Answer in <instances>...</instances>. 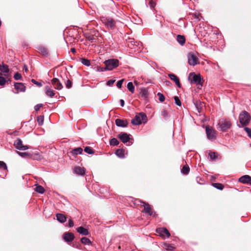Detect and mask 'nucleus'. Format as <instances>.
Returning a JSON list of instances; mask_svg holds the SVG:
<instances>
[{
	"instance_id": "42",
	"label": "nucleus",
	"mask_w": 251,
	"mask_h": 251,
	"mask_svg": "<svg viewBox=\"0 0 251 251\" xmlns=\"http://www.w3.org/2000/svg\"><path fill=\"white\" fill-rule=\"evenodd\" d=\"M209 156L211 161H213L214 159L216 158V154L215 152H210L209 153Z\"/></svg>"
},
{
	"instance_id": "60",
	"label": "nucleus",
	"mask_w": 251,
	"mask_h": 251,
	"mask_svg": "<svg viewBox=\"0 0 251 251\" xmlns=\"http://www.w3.org/2000/svg\"><path fill=\"white\" fill-rule=\"evenodd\" d=\"M43 120H42V121H41V124H42L43 123Z\"/></svg>"
},
{
	"instance_id": "52",
	"label": "nucleus",
	"mask_w": 251,
	"mask_h": 251,
	"mask_svg": "<svg viewBox=\"0 0 251 251\" xmlns=\"http://www.w3.org/2000/svg\"><path fill=\"white\" fill-rule=\"evenodd\" d=\"M32 82L39 86H42V85L41 83L37 82L34 79H32Z\"/></svg>"
},
{
	"instance_id": "62",
	"label": "nucleus",
	"mask_w": 251,
	"mask_h": 251,
	"mask_svg": "<svg viewBox=\"0 0 251 251\" xmlns=\"http://www.w3.org/2000/svg\"><path fill=\"white\" fill-rule=\"evenodd\" d=\"M137 202H134L133 204H136Z\"/></svg>"
},
{
	"instance_id": "45",
	"label": "nucleus",
	"mask_w": 251,
	"mask_h": 251,
	"mask_svg": "<svg viewBox=\"0 0 251 251\" xmlns=\"http://www.w3.org/2000/svg\"><path fill=\"white\" fill-rule=\"evenodd\" d=\"M65 85L67 88H70L72 87V82L68 79L65 83Z\"/></svg>"
},
{
	"instance_id": "63",
	"label": "nucleus",
	"mask_w": 251,
	"mask_h": 251,
	"mask_svg": "<svg viewBox=\"0 0 251 251\" xmlns=\"http://www.w3.org/2000/svg\"><path fill=\"white\" fill-rule=\"evenodd\" d=\"M251 147V144L250 145Z\"/></svg>"
},
{
	"instance_id": "30",
	"label": "nucleus",
	"mask_w": 251,
	"mask_h": 251,
	"mask_svg": "<svg viewBox=\"0 0 251 251\" xmlns=\"http://www.w3.org/2000/svg\"><path fill=\"white\" fill-rule=\"evenodd\" d=\"M127 88L128 90L132 93L134 92V86H133L132 82H128L127 85Z\"/></svg>"
},
{
	"instance_id": "55",
	"label": "nucleus",
	"mask_w": 251,
	"mask_h": 251,
	"mask_svg": "<svg viewBox=\"0 0 251 251\" xmlns=\"http://www.w3.org/2000/svg\"><path fill=\"white\" fill-rule=\"evenodd\" d=\"M71 51L73 52V53H75V48H72L71 49Z\"/></svg>"
},
{
	"instance_id": "44",
	"label": "nucleus",
	"mask_w": 251,
	"mask_h": 251,
	"mask_svg": "<svg viewBox=\"0 0 251 251\" xmlns=\"http://www.w3.org/2000/svg\"><path fill=\"white\" fill-rule=\"evenodd\" d=\"M0 168H3L4 170H7V167L6 164L3 161H0Z\"/></svg>"
},
{
	"instance_id": "15",
	"label": "nucleus",
	"mask_w": 251,
	"mask_h": 251,
	"mask_svg": "<svg viewBox=\"0 0 251 251\" xmlns=\"http://www.w3.org/2000/svg\"><path fill=\"white\" fill-rule=\"evenodd\" d=\"M14 87L17 90L16 93L20 92H25V87L22 83L16 82L14 84Z\"/></svg>"
},
{
	"instance_id": "43",
	"label": "nucleus",
	"mask_w": 251,
	"mask_h": 251,
	"mask_svg": "<svg viewBox=\"0 0 251 251\" xmlns=\"http://www.w3.org/2000/svg\"><path fill=\"white\" fill-rule=\"evenodd\" d=\"M17 153L20 156H21V157H26L27 156H29V154L27 152H21L17 151Z\"/></svg>"
},
{
	"instance_id": "28",
	"label": "nucleus",
	"mask_w": 251,
	"mask_h": 251,
	"mask_svg": "<svg viewBox=\"0 0 251 251\" xmlns=\"http://www.w3.org/2000/svg\"><path fill=\"white\" fill-rule=\"evenodd\" d=\"M81 242L82 244L84 245H89L92 244L90 240L87 237H82L81 239Z\"/></svg>"
},
{
	"instance_id": "7",
	"label": "nucleus",
	"mask_w": 251,
	"mask_h": 251,
	"mask_svg": "<svg viewBox=\"0 0 251 251\" xmlns=\"http://www.w3.org/2000/svg\"><path fill=\"white\" fill-rule=\"evenodd\" d=\"M206 133L207 137L208 139L213 141L216 139V132L211 127H206Z\"/></svg>"
},
{
	"instance_id": "23",
	"label": "nucleus",
	"mask_w": 251,
	"mask_h": 251,
	"mask_svg": "<svg viewBox=\"0 0 251 251\" xmlns=\"http://www.w3.org/2000/svg\"><path fill=\"white\" fill-rule=\"evenodd\" d=\"M46 94L50 97H53L55 95L54 91L51 89L50 87L49 86H46Z\"/></svg>"
},
{
	"instance_id": "57",
	"label": "nucleus",
	"mask_w": 251,
	"mask_h": 251,
	"mask_svg": "<svg viewBox=\"0 0 251 251\" xmlns=\"http://www.w3.org/2000/svg\"><path fill=\"white\" fill-rule=\"evenodd\" d=\"M170 83V81H166V83H167V84H169V83Z\"/></svg>"
},
{
	"instance_id": "56",
	"label": "nucleus",
	"mask_w": 251,
	"mask_h": 251,
	"mask_svg": "<svg viewBox=\"0 0 251 251\" xmlns=\"http://www.w3.org/2000/svg\"><path fill=\"white\" fill-rule=\"evenodd\" d=\"M24 70H25V72L27 71V68L25 66H24Z\"/></svg>"
},
{
	"instance_id": "8",
	"label": "nucleus",
	"mask_w": 251,
	"mask_h": 251,
	"mask_svg": "<svg viewBox=\"0 0 251 251\" xmlns=\"http://www.w3.org/2000/svg\"><path fill=\"white\" fill-rule=\"evenodd\" d=\"M155 231L158 235L163 237L169 238L170 236V233L167 229L165 227H160L156 229Z\"/></svg>"
},
{
	"instance_id": "25",
	"label": "nucleus",
	"mask_w": 251,
	"mask_h": 251,
	"mask_svg": "<svg viewBox=\"0 0 251 251\" xmlns=\"http://www.w3.org/2000/svg\"><path fill=\"white\" fill-rule=\"evenodd\" d=\"M162 248L167 251H173L174 249V247L173 246L167 243L163 244Z\"/></svg>"
},
{
	"instance_id": "6",
	"label": "nucleus",
	"mask_w": 251,
	"mask_h": 251,
	"mask_svg": "<svg viewBox=\"0 0 251 251\" xmlns=\"http://www.w3.org/2000/svg\"><path fill=\"white\" fill-rule=\"evenodd\" d=\"M188 64L191 66H195L199 63L196 53L190 52L187 55Z\"/></svg>"
},
{
	"instance_id": "20",
	"label": "nucleus",
	"mask_w": 251,
	"mask_h": 251,
	"mask_svg": "<svg viewBox=\"0 0 251 251\" xmlns=\"http://www.w3.org/2000/svg\"><path fill=\"white\" fill-rule=\"evenodd\" d=\"M74 173L79 175H83L85 173V169L83 167H76L74 169Z\"/></svg>"
},
{
	"instance_id": "27",
	"label": "nucleus",
	"mask_w": 251,
	"mask_h": 251,
	"mask_svg": "<svg viewBox=\"0 0 251 251\" xmlns=\"http://www.w3.org/2000/svg\"><path fill=\"white\" fill-rule=\"evenodd\" d=\"M177 41L181 45H183L185 42V37L183 35H178L177 36Z\"/></svg>"
},
{
	"instance_id": "54",
	"label": "nucleus",
	"mask_w": 251,
	"mask_h": 251,
	"mask_svg": "<svg viewBox=\"0 0 251 251\" xmlns=\"http://www.w3.org/2000/svg\"><path fill=\"white\" fill-rule=\"evenodd\" d=\"M120 102L121 106L123 107L124 106V104H125L124 100H121Z\"/></svg>"
},
{
	"instance_id": "9",
	"label": "nucleus",
	"mask_w": 251,
	"mask_h": 251,
	"mask_svg": "<svg viewBox=\"0 0 251 251\" xmlns=\"http://www.w3.org/2000/svg\"><path fill=\"white\" fill-rule=\"evenodd\" d=\"M101 21L108 28H113L115 25V21L111 18H102Z\"/></svg>"
},
{
	"instance_id": "24",
	"label": "nucleus",
	"mask_w": 251,
	"mask_h": 251,
	"mask_svg": "<svg viewBox=\"0 0 251 251\" xmlns=\"http://www.w3.org/2000/svg\"><path fill=\"white\" fill-rule=\"evenodd\" d=\"M125 150L123 149H118L116 151V154L120 158H123L125 157Z\"/></svg>"
},
{
	"instance_id": "2",
	"label": "nucleus",
	"mask_w": 251,
	"mask_h": 251,
	"mask_svg": "<svg viewBox=\"0 0 251 251\" xmlns=\"http://www.w3.org/2000/svg\"><path fill=\"white\" fill-rule=\"evenodd\" d=\"M218 126L219 128L221 131L225 132L230 128L231 126V122L228 120L221 119L219 122Z\"/></svg>"
},
{
	"instance_id": "11",
	"label": "nucleus",
	"mask_w": 251,
	"mask_h": 251,
	"mask_svg": "<svg viewBox=\"0 0 251 251\" xmlns=\"http://www.w3.org/2000/svg\"><path fill=\"white\" fill-rule=\"evenodd\" d=\"M118 137L124 143H127L129 141L130 135L125 132H121L118 135Z\"/></svg>"
},
{
	"instance_id": "26",
	"label": "nucleus",
	"mask_w": 251,
	"mask_h": 251,
	"mask_svg": "<svg viewBox=\"0 0 251 251\" xmlns=\"http://www.w3.org/2000/svg\"><path fill=\"white\" fill-rule=\"evenodd\" d=\"M82 151H83L82 149L80 147H78V148H75V149H73L71 151V153L73 155H77V154H81Z\"/></svg>"
},
{
	"instance_id": "51",
	"label": "nucleus",
	"mask_w": 251,
	"mask_h": 251,
	"mask_svg": "<svg viewBox=\"0 0 251 251\" xmlns=\"http://www.w3.org/2000/svg\"><path fill=\"white\" fill-rule=\"evenodd\" d=\"M74 226V222L72 220L70 219L68 221V226L70 227H72Z\"/></svg>"
},
{
	"instance_id": "31",
	"label": "nucleus",
	"mask_w": 251,
	"mask_h": 251,
	"mask_svg": "<svg viewBox=\"0 0 251 251\" xmlns=\"http://www.w3.org/2000/svg\"><path fill=\"white\" fill-rule=\"evenodd\" d=\"M35 190L39 193L43 194L44 192L45 189L42 186L39 185L35 188Z\"/></svg>"
},
{
	"instance_id": "32",
	"label": "nucleus",
	"mask_w": 251,
	"mask_h": 251,
	"mask_svg": "<svg viewBox=\"0 0 251 251\" xmlns=\"http://www.w3.org/2000/svg\"><path fill=\"white\" fill-rule=\"evenodd\" d=\"M161 114L165 119H167L169 117L168 112L166 109H162L161 112Z\"/></svg>"
},
{
	"instance_id": "14",
	"label": "nucleus",
	"mask_w": 251,
	"mask_h": 251,
	"mask_svg": "<svg viewBox=\"0 0 251 251\" xmlns=\"http://www.w3.org/2000/svg\"><path fill=\"white\" fill-rule=\"evenodd\" d=\"M51 83L54 88L57 90H61L63 88L62 84L60 83L58 79L54 78L51 80Z\"/></svg>"
},
{
	"instance_id": "4",
	"label": "nucleus",
	"mask_w": 251,
	"mask_h": 251,
	"mask_svg": "<svg viewBox=\"0 0 251 251\" xmlns=\"http://www.w3.org/2000/svg\"><path fill=\"white\" fill-rule=\"evenodd\" d=\"M189 79L190 80L191 83H196L198 86L199 89H201L202 86L201 79L200 75H196L194 73H191L189 76Z\"/></svg>"
},
{
	"instance_id": "50",
	"label": "nucleus",
	"mask_w": 251,
	"mask_h": 251,
	"mask_svg": "<svg viewBox=\"0 0 251 251\" xmlns=\"http://www.w3.org/2000/svg\"><path fill=\"white\" fill-rule=\"evenodd\" d=\"M149 5L151 8H153L155 6V3L154 1L151 0L150 1Z\"/></svg>"
},
{
	"instance_id": "21",
	"label": "nucleus",
	"mask_w": 251,
	"mask_h": 251,
	"mask_svg": "<svg viewBox=\"0 0 251 251\" xmlns=\"http://www.w3.org/2000/svg\"><path fill=\"white\" fill-rule=\"evenodd\" d=\"M76 230L80 234L83 235H88L89 233L88 229L83 226L78 227L77 228Z\"/></svg>"
},
{
	"instance_id": "40",
	"label": "nucleus",
	"mask_w": 251,
	"mask_h": 251,
	"mask_svg": "<svg viewBox=\"0 0 251 251\" xmlns=\"http://www.w3.org/2000/svg\"><path fill=\"white\" fill-rule=\"evenodd\" d=\"M174 99H175V103L178 106H181V102L180 100L179 99L178 97L177 96H175L174 97Z\"/></svg>"
},
{
	"instance_id": "18",
	"label": "nucleus",
	"mask_w": 251,
	"mask_h": 251,
	"mask_svg": "<svg viewBox=\"0 0 251 251\" xmlns=\"http://www.w3.org/2000/svg\"><path fill=\"white\" fill-rule=\"evenodd\" d=\"M168 76L171 80H172L173 81H174L175 82L176 85L178 87L180 88L181 87V84L180 83L179 78L176 75H175L173 74H169L168 75Z\"/></svg>"
},
{
	"instance_id": "47",
	"label": "nucleus",
	"mask_w": 251,
	"mask_h": 251,
	"mask_svg": "<svg viewBox=\"0 0 251 251\" xmlns=\"http://www.w3.org/2000/svg\"><path fill=\"white\" fill-rule=\"evenodd\" d=\"M244 130L246 131V132L248 133V135L249 137H251V129L248 128V127H245Z\"/></svg>"
},
{
	"instance_id": "13",
	"label": "nucleus",
	"mask_w": 251,
	"mask_h": 251,
	"mask_svg": "<svg viewBox=\"0 0 251 251\" xmlns=\"http://www.w3.org/2000/svg\"><path fill=\"white\" fill-rule=\"evenodd\" d=\"M63 236L64 240L66 242H72L75 238V236L72 232H65Z\"/></svg>"
},
{
	"instance_id": "19",
	"label": "nucleus",
	"mask_w": 251,
	"mask_h": 251,
	"mask_svg": "<svg viewBox=\"0 0 251 251\" xmlns=\"http://www.w3.org/2000/svg\"><path fill=\"white\" fill-rule=\"evenodd\" d=\"M115 124L118 126L126 127L128 123L126 120L117 119L115 120Z\"/></svg>"
},
{
	"instance_id": "36",
	"label": "nucleus",
	"mask_w": 251,
	"mask_h": 251,
	"mask_svg": "<svg viewBox=\"0 0 251 251\" xmlns=\"http://www.w3.org/2000/svg\"><path fill=\"white\" fill-rule=\"evenodd\" d=\"M119 142L116 138H112L110 141V144L112 146H116L119 144Z\"/></svg>"
},
{
	"instance_id": "34",
	"label": "nucleus",
	"mask_w": 251,
	"mask_h": 251,
	"mask_svg": "<svg viewBox=\"0 0 251 251\" xmlns=\"http://www.w3.org/2000/svg\"><path fill=\"white\" fill-rule=\"evenodd\" d=\"M2 73H0V85H1V86H3L6 82V78L2 76Z\"/></svg>"
},
{
	"instance_id": "1",
	"label": "nucleus",
	"mask_w": 251,
	"mask_h": 251,
	"mask_svg": "<svg viewBox=\"0 0 251 251\" xmlns=\"http://www.w3.org/2000/svg\"><path fill=\"white\" fill-rule=\"evenodd\" d=\"M104 63L105 65V69L111 71L119 66V60L116 59H111L105 61Z\"/></svg>"
},
{
	"instance_id": "16",
	"label": "nucleus",
	"mask_w": 251,
	"mask_h": 251,
	"mask_svg": "<svg viewBox=\"0 0 251 251\" xmlns=\"http://www.w3.org/2000/svg\"><path fill=\"white\" fill-rule=\"evenodd\" d=\"M239 181L244 184H251V177L248 175H245L240 177Z\"/></svg>"
},
{
	"instance_id": "38",
	"label": "nucleus",
	"mask_w": 251,
	"mask_h": 251,
	"mask_svg": "<svg viewBox=\"0 0 251 251\" xmlns=\"http://www.w3.org/2000/svg\"><path fill=\"white\" fill-rule=\"evenodd\" d=\"M84 151L89 154H91L94 153L93 150L89 147H85L84 149Z\"/></svg>"
},
{
	"instance_id": "3",
	"label": "nucleus",
	"mask_w": 251,
	"mask_h": 251,
	"mask_svg": "<svg viewBox=\"0 0 251 251\" xmlns=\"http://www.w3.org/2000/svg\"><path fill=\"white\" fill-rule=\"evenodd\" d=\"M239 119L242 125L246 126L249 124L250 121L251 116L247 112L243 111L239 115Z\"/></svg>"
},
{
	"instance_id": "61",
	"label": "nucleus",
	"mask_w": 251,
	"mask_h": 251,
	"mask_svg": "<svg viewBox=\"0 0 251 251\" xmlns=\"http://www.w3.org/2000/svg\"><path fill=\"white\" fill-rule=\"evenodd\" d=\"M143 204H147V203H145V202H143Z\"/></svg>"
},
{
	"instance_id": "37",
	"label": "nucleus",
	"mask_w": 251,
	"mask_h": 251,
	"mask_svg": "<svg viewBox=\"0 0 251 251\" xmlns=\"http://www.w3.org/2000/svg\"><path fill=\"white\" fill-rule=\"evenodd\" d=\"M81 63L86 66H89L90 65V61L87 59L82 58L81 59Z\"/></svg>"
},
{
	"instance_id": "35",
	"label": "nucleus",
	"mask_w": 251,
	"mask_h": 251,
	"mask_svg": "<svg viewBox=\"0 0 251 251\" xmlns=\"http://www.w3.org/2000/svg\"><path fill=\"white\" fill-rule=\"evenodd\" d=\"M213 186L217 189L221 190H223L224 188V185L222 184L219 183H213Z\"/></svg>"
},
{
	"instance_id": "41",
	"label": "nucleus",
	"mask_w": 251,
	"mask_h": 251,
	"mask_svg": "<svg viewBox=\"0 0 251 251\" xmlns=\"http://www.w3.org/2000/svg\"><path fill=\"white\" fill-rule=\"evenodd\" d=\"M14 78L15 80H20L22 79V75L19 73H16L14 75Z\"/></svg>"
},
{
	"instance_id": "10",
	"label": "nucleus",
	"mask_w": 251,
	"mask_h": 251,
	"mask_svg": "<svg viewBox=\"0 0 251 251\" xmlns=\"http://www.w3.org/2000/svg\"><path fill=\"white\" fill-rule=\"evenodd\" d=\"M14 146L17 149L19 150L25 151L28 149L27 146L23 145L22 141L20 139H18L15 141Z\"/></svg>"
},
{
	"instance_id": "59",
	"label": "nucleus",
	"mask_w": 251,
	"mask_h": 251,
	"mask_svg": "<svg viewBox=\"0 0 251 251\" xmlns=\"http://www.w3.org/2000/svg\"><path fill=\"white\" fill-rule=\"evenodd\" d=\"M144 94L146 95V91H144V92H143Z\"/></svg>"
},
{
	"instance_id": "12",
	"label": "nucleus",
	"mask_w": 251,
	"mask_h": 251,
	"mask_svg": "<svg viewBox=\"0 0 251 251\" xmlns=\"http://www.w3.org/2000/svg\"><path fill=\"white\" fill-rule=\"evenodd\" d=\"M144 206V210H143V212L149 215H153V217H155L156 215L155 212H153L152 209L151 207V205H143Z\"/></svg>"
},
{
	"instance_id": "22",
	"label": "nucleus",
	"mask_w": 251,
	"mask_h": 251,
	"mask_svg": "<svg viewBox=\"0 0 251 251\" xmlns=\"http://www.w3.org/2000/svg\"><path fill=\"white\" fill-rule=\"evenodd\" d=\"M56 220L60 223H64L66 221V216L61 213H57L56 215Z\"/></svg>"
},
{
	"instance_id": "58",
	"label": "nucleus",
	"mask_w": 251,
	"mask_h": 251,
	"mask_svg": "<svg viewBox=\"0 0 251 251\" xmlns=\"http://www.w3.org/2000/svg\"><path fill=\"white\" fill-rule=\"evenodd\" d=\"M170 83V81H166V83H167V84H169V83Z\"/></svg>"
},
{
	"instance_id": "29",
	"label": "nucleus",
	"mask_w": 251,
	"mask_h": 251,
	"mask_svg": "<svg viewBox=\"0 0 251 251\" xmlns=\"http://www.w3.org/2000/svg\"><path fill=\"white\" fill-rule=\"evenodd\" d=\"M38 50L40 53L42 55H46L48 53L47 49L44 47H40L38 48Z\"/></svg>"
},
{
	"instance_id": "5",
	"label": "nucleus",
	"mask_w": 251,
	"mask_h": 251,
	"mask_svg": "<svg viewBox=\"0 0 251 251\" xmlns=\"http://www.w3.org/2000/svg\"><path fill=\"white\" fill-rule=\"evenodd\" d=\"M146 115L143 113H140L136 115L135 118L132 120L131 123L134 125H139L142 124V122H146Z\"/></svg>"
},
{
	"instance_id": "17",
	"label": "nucleus",
	"mask_w": 251,
	"mask_h": 251,
	"mask_svg": "<svg viewBox=\"0 0 251 251\" xmlns=\"http://www.w3.org/2000/svg\"><path fill=\"white\" fill-rule=\"evenodd\" d=\"M0 71L4 73V74H3L4 76L6 77V78L8 79L9 77V75L8 73L9 71L8 66L6 64H2L0 68Z\"/></svg>"
},
{
	"instance_id": "46",
	"label": "nucleus",
	"mask_w": 251,
	"mask_h": 251,
	"mask_svg": "<svg viewBox=\"0 0 251 251\" xmlns=\"http://www.w3.org/2000/svg\"><path fill=\"white\" fill-rule=\"evenodd\" d=\"M124 81V79H123L122 80H120L119 81H118L117 83V86L119 88H121L122 87V84H123V81Z\"/></svg>"
},
{
	"instance_id": "33",
	"label": "nucleus",
	"mask_w": 251,
	"mask_h": 251,
	"mask_svg": "<svg viewBox=\"0 0 251 251\" xmlns=\"http://www.w3.org/2000/svg\"><path fill=\"white\" fill-rule=\"evenodd\" d=\"M190 169L188 166H184L181 170V172L182 174L187 175L189 172Z\"/></svg>"
},
{
	"instance_id": "49",
	"label": "nucleus",
	"mask_w": 251,
	"mask_h": 251,
	"mask_svg": "<svg viewBox=\"0 0 251 251\" xmlns=\"http://www.w3.org/2000/svg\"><path fill=\"white\" fill-rule=\"evenodd\" d=\"M116 80H109L107 82V85L108 86H112L113 83L115 82Z\"/></svg>"
},
{
	"instance_id": "48",
	"label": "nucleus",
	"mask_w": 251,
	"mask_h": 251,
	"mask_svg": "<svg viewBox=\"0 0 251 251\" xmlns=\"http://www.w3.org/2000/svg\"><path fill=\"white\" fill-rule=\"evenodd\" d=\"M43 106V104H38L37 105H36L35 106H34V109L35 111H37L38 110H39V109H40V108L41 107H42Z\"/></svg>"
},
{
	"instance_id": "39",
	"label": "nucleus",
	"mask_w": 251,
	"mask_h": 251,
	"mask_svg": "<svg viewBox=\"0 0 251 251\" xmlns=\"http://www.w3.org/2000/svg\"><path fill=\"white\" fill-rule=\"evenodd\" d=\"M157 96L159 98V100L161 102H163L165 100V97L162 94H161L160 93H158L157 94Z\"/></svg>"
},
{
	"instance_id": "53",
	"label": "nucleus",
	"mask_w": 251,
	"mask_h": 251,
	"mask_svg": "<svg viewBox=\"0 0 251 251\" xmlns=\"http://www.w3.org/2000/svg\"><path fill=\"white\" fill-rule=\"evenodd\" d=\"M106 70H107V69H105V68H101V67H99L98 68V71H106Z\"/></svg>"
}]
</instances>
